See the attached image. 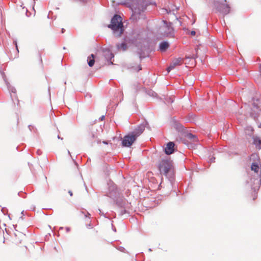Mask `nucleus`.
<instances>
[{
    "mask_svg": "<svg viewBox=\"0 0 261 261\" xmlns=\"http://www.w3.org/2000/svg\"><path fill=\"white\" fill-rule=\"evenodd\" d=\"M198 49H199L198 47H196L195 48L196 53L195 54H193L189 56H186V59H195L197 58H198L197 52H198Z\"/></svg>",
    "mask_w": 261,
    "mask_h": 261,
    "instance_id": "obj_21",
    "label": "nucleus"
},
{
    "mask_svg": "<svg viewBox=\"0 0 261 261\" xmlns=\"http://www.w3.org/2000/svg\"><path fill=\"white\" fill-rule=\"evenodd\" d=\"M137 53L139 55L140 60H142L143 59L145 58L146 57V55L145 54V53L143 51V50H142L141 49L139 50Z\"/></svg>",
    "mask_w": 261,
    "mask_h": 261,
    "instance_id": "obj_23",
    "label": "nucleus"
},
{
    "mask_svg": "<svg viewBox=\"0 0 261 261\" xmlns=\"http://www.w3.org/2000/svg\"><path fill=\"white\" fill-rule=\"evenodd\" d=\"M170 124L171 126L174 128L181 135L187 137L191 140H197V136L189 132L187 128L181 123L180 120L177 119L175 116L171 117Z\"/></svg>",
    "mask_w": 261,
    "mask_h": 261,
    "instance_id": "obj_5",
    "label": "nucleus"
},
{
    "mask_svg": "<svg viewBox=\"0 0 261 261\" xmlns=\"http://www.w3.org/2000/svg\"><path fill=\"white\" fill-rule=\"evenodd\" d=\"M95 55L93 54H91L87 58V63L89 67H93L95 63Z\"/></svg>",
    "mask_w": 261,
    "mask_h": 261,
    "instance_id": "obj_19",
    "label": "nucleus"
},
{
    "mask_svg": "<svg viewBox=\"0 0 261 261\" xmlns=\"http://www.w3.org/2000/svg\"><path fill=\"white\" fill-rule=\"evenodd\" d=\"M182 59L180 58H178L174 59L170 64V65L167 68V71L169 73L172 69H173L176 66L181 64Z\"/></svg>",
    "mask_w": 261,
    "mask_h": 261,
    "instance_id": "obj_14",
    "label": "nucleus"
},
{
    "mask_svg": "<svg viewBox=\"0 0 261 261\" xmlns=\"http://www.w3.org/2000/svg\"><path fill=\"white\" fill-rule=\"evenodd\" d=\"M97 129L96 126L94 127H92L91 128V132L89 133V139L90 140H93L94 139H96L97 137Z\"/></svg>",
    "mask_w": 261,
    "mask_h": 261,
    "instance_id": "obj_18",
    "label": "nucleus"
},
{
    "mask_svg": "<svg viewBox=\"0 0 261 261\" xmlns=\"http://www.w3.org/2000/svg\"><path fill=\"white\" fill-rule=\"evenodd\" d=\"M164 23V27L167 30V31H165L164 32L165 35L167 37H173L174 36V29L172 27V23L170 22H167L166 20L163 21Z\"/></svg>",
    "mask_w": 261,
    "mask_h": 261,
    "instance_id": "obj_11",
    "label": "nucleus"
},
{
    "mask_svg": "<svg viewBox=\"0 0 261 261\" xmlns=\"http://www.w3.org/2000/svg\"><path fill=\"white\" fill-rule=\"evenodd\" d=\"M25 14L27 17H29L31 14V13L28 12V10L27 9L26 10V14Z\"/></svg>",
    "mask_w": 261,
    "mask_h": 261,
    "instance_id": "obj_39",
    "label": "nucleus"
},
{
    "mask_svg": "<svg viewBox=\"0 0 261 261\" xmlns=\"http://www.w3.org/2000/svg\"><path fill=\"white\" fill-rule=\"evenodd\" d=\"M116 46L118 49H121L123 51L125 50L127 48V44L125 42H123L120 44H117Z\"/></svg>",
    "mask_w": 261,
    "mask_h": 261,
    "instance_id": "obj_20",
    "label": "nucleus"
},
{
    "mask_svg": "<svg viewBox=\"0 0 261 261\" xmlns=\"http://www.w3.org/2000/svg\"><path fill=\"white\" fill-rule=\"evenodd\" d=\"M113 202L118 208H128V203L122 196L113 200Z\"/></svg>",
    "mask_w": 261,
    "mask_h": 261,
    "instance_id": "obj_10",
    "label": "nucleus"
},
{
    "mask_svg": "<svg viewBox=\"0 0 261 261\" xmlns=\"http://www.w3.org/2000/svg\"><path fill=\"white\" fill-rule=\"evenodd\" d=\"M210 161L211 163H214L215 161V158L213 156L210 159Z\"/></svg>",
    "mask_w": 261,
    "mask_h": 261,
    "instance_id": "obj_32",
    "label": "nucleus"
},
{
    "mask_svg": "<svg viewBox=\"0 0 261 261\" xmlns=\"http://www.w3.org/2000/svg\"><path fill=\"white\" fill-rule=\"evenodd\" d=\"M148 251H152V250H151V248H149V249H148Z\"/></svg>",
    "mask_w": 261,
    "mask_h": 261,
    "instance_id": "obj_56",
    "label": "nucleus"
},
{
    "mask_svg": "<svg viewBox=\"0 0 261 261\" xmlns=\"http://www.w3.org/2000/svg\"><path fill=\"white\" fill-rule=\"evenodd\" d=\"M169 47L170 44L168 41H163L159 44V50L161 52H165Z\"/></svg>",
    "mask_w": 261,
    "mask_h": 261,
    "instance_id": "obj_17",
    "label": "nucleus"
},
{
    "mask_svg": "<svg viewBox=\"0 0 261 261\" xmlns=\"http://www.w3.org/2000/svg\"><path fill=\"white\" fill-rule=\"evenodd\" d=\"M175 143L173 141H170L166 144V146L164 148V151L166 155H170L175 152L176 149L175 148Z\"/></svg>",
    "mask_w": 261,
    "mask_h": 261,
    "instance_id": "obj_12",
    "label": "nucleus"
},
{
    "mask_svg": "<svg viewBox=\"0 0 261 261\" xmlns=\"http://www.w3.org/2000/svg\"><path fill=\"white\" fill-rule=\"evenodd\" d=\"M117 250H118L119 251L122 252H127L126 249H125L124 247H123V246H118L117 248Z\"/></svg>",
    "mask_w": 261,
    "mask_h": 261,
    "instance_id": "obj_29",
    "label": "nucleus"
},
{
    "mask_svg": "<svg viewBox=\"0 0 261 261\" xmlns=\"http://www.w3.org/2000/svg\"><path fill=\"white\" fill-rule=\"evenodd\" d=\"M122 210L120 211V213L119 214V216H123L124 214H128V216H129V212L127 210L128 208H121Z\"/></svg>",
    "mask_w": 261,
    "mask_h": 261,
    "instance_id": "obj_24",
    "label": "nucleus"
},
{
    "mask_svg": "<svg viewBox=\"0 0 261 261\" xmlns=\"http://www.w3.org/2000/svg\"><path fill=\"white\" fill-rule=\"evenodd\" d=\"M80 1L81 2V3H86L87 2V0H80Z\"/></svg>",
    "mask_w": 261,
    "mask_h": 261,
    "instance_id": "obj_43",
    "label": "nucleus"
},
{
    "mask_svg": "<svg viewBox=\"0 0 261 261\" xmlns=\"http://www.w3.org/2000/svg\"><path fill=\"white\" fill-rule=\"evenodd\" d=\"M21 214L22 215V216L21 217H19V219H21V220H23V216H24V211H22L21 212Z\"/></svg>",
    "mask_w": 261,
    "mask_h": 261,
    "instance_id": "obj_36",
    "label": "nucleus"
},
{
    "mask_svg": "<svg viewBox=\"0 0 261 261\" xmlns=\"http://www.w3.org/2000/svg\"><path fill=\"white\" fill-rule=\"evenodd\" d=\"M102 143L105 144H108V142L107 141H103Z\"/></svg>",
    "mask_w": 261,
    "mask_h": 261,
    "instance_id": "obj_48",
    "label": "nucleus"
},
{
    "mask_svg": "<svg viewBox=\"0 0 261 261\" xmlns=\"http://www.w3.org/2000/svg\"><path fill=\"white\" fill-rule=\"evenodd\" d=\"M1 74L2 75V77L4 80V81L5 82L6 85H7L8 90L10 92L13 93L15 94L16 93V89L15 88L12 86L11 85V84L9 83V82L7 81L6 76L4 72L3 71H1Z\"/></svg>",
    "mask_w": 261,
    "mask_h": 261,
    "instance_id": "obj_16",
    "label": "nucleus"
},
{
    "mask_svg": "<svg viewBox=\"0 0 261 261\" xmlns=\"http://www.w3.org/2000/svg\"><path fill=\"white\" fill-rule=\"evenodd\" d=\"M81 213L85 215V217L86 218H88L89 219L90 218L91 215H90V214L89 212H87L86 214H85L84 212H81Z\"/></svg>",
    "mask_w": 261,
    "mask_h": 261,
    "instance_id": "obj_31",
    "label": "nucleus"
},
{
    "mask_svg": "<svg viewBox=\"0 0 261 261\" xmlns=\"http://www.w3.org/2000/svg\"><path fill=\"white\" fill-rule=\"evenodd\" d=\"M2 212L4 215H7L8 213V209L6 207H2Z\"/></svg>",
    "mask_w": 261,
    "mask_h": 261,
    "instance_id": "obj_30",
    "label": "nucleus"
},
{
    "mask_svg": "<svg viewBox=\"0 0 261 261\" xmlns=\"http://www.w3.org/2000/svg\"><path fill=\"white\" fill-rule=\"evenodd\" d=\"M253 140V144L255 145L257 149H261V139L256 135H254L253 134L249 135Z\"/></svg>",
    "mask_w": 261,
    "mask_h": 261,
    "instance_id": "obj_15",
    "label": "nucleus"
},
{
    "mask_svg": "<svg viewBox=\"0 0 261 261\" xmlns=\"http://www.w3.org/2000/svg\"><path fill=\"white\" fill-rule=\"evenodd\" d=\"M256 197H257V196H256H256H255V195H254V196H253V200H255V198H256Z\"/></svg>",
    "mask_w": 261,
    "mask_h": 261,
    "instance_id": "obj_50",
    "label": "nucleus"
},
{
    "mask_svg": "<svg viewBox=\"0 0 261 261\" xmlns=\"http://www.w3.org/2000/svg\"><path fill=\"white\" fill-rule=\"evenodd\" d=\"M66 230L67 232H69L70 230V228L69 227H66Z\"/></svg>",
    "mask_w": 261,
    "mask_h": 261,
    "instance_id": "obj_44",
    "label": "nucleus"
},
{
    "mask_svg": "<svg viewBox=\"0 0 261 261\" xmlns=\"http://www.w3.org/2000/svg\"><path fill=\"white\" fill-rule=\"evenodd\" d=\"M213 4L217 11L223 15L230 13V7L227 4L226 0H214Z\"/></svg>",
    "mask_w": 261,
    "mask_h": 261,
    "instance_id": "obj_7",
    "label": "nucleus"
},
{
    "mask_svg": "<svg viewBox=\"0 0 261 261\" xmlns=\"http://www.w3.org/2000/svg\"><path fill=\"white\" fill-rule=\"evenodd\" d=\"M57 138H58L59 139H61V140H62L63 139V138H61L59 135H58Z\"/></svg>",
    "mask_w": 261,
    "mask_h": 261,
    "instance_id": "obj_46",
    "label": "nucleus"
},
{
    "mask_svg": "<svg viewBox=\"0 0 261 261\" xmlns=\"http://www.w3.org/2000/svg\"><path fill=\"white\" fill-rule=\"evenodd\" d=\"M15 46H16V49H17V51L18 52V46H17V43H16V41H15Z\"/></svg>",
    "mask_w": 261,
    "mask_h": 261,
    "instance_id": "obj_45",
    "label": "nucleus"
},
{
    "mask_svg": "<svg viewBox=\"0 0 261 261\" xmlns=\"http://www.w3.org/2000/svg\"><path fill=\"white\" fill-rule=\"evenodd\" d=\"M133 70H136L137 72L142 70V67L141 65H139L137 66H133L132 67Z\"/></svg>",
    "mask_w": 261,
    "mask_h": 261,
    "instance_id": "obj_27",
    "label": "nucleus"
},
{
    "mask_svg": "<svg viewBox=\"0 0 261 261\" xmlns=\"http://www.w3.org/2000/svg\"><path fill=\"white\" fill-rule=\"evenodd\" d=\"M65 30L64 29L62 28L61 30V33H64L65 32Z\"/></svg>",
    "mask_w": 261,
    "mask_h": 261,
    "instance_id": "obj_47",
    "label": "nucleus"
},
{
    "mask_svg": "<svg viewBox=\"0 0 261 261\" xmlns=\"http://www.w3.org/2000/svg\"><path fill=\"white\" fill-rule=\"evenodd\" d=\"M260 73H261V67H260Z\"/></svg>",
    "mask_w": 261,
    "mask_h": 261,
    "instance_id": "obj_57",
    "label": "nucleus"
},
{
    "mask_svg": "<svg viewBox=\"0 0 261 261\" xmlns=\"http://www.w3.org/2000/svg\"><path fill=\"white\" fill-rule=\"evenodd\" d=\"M63 49H66L65 47H63Z\"/></svg>",
    "mask_w": 261,
    "mask_h": 261,
    "instance_id": "obj_58",
    "label": "nucleus"
},
{
    "mask_svg": "<svg viewBox=\"0 0 261 261\" xmlns=\"http://www.w3.org/2000/svg\"><path fill=\"white\" fill-rule=\"evenodd\" d=\"M87 226L88 227H91V223L89 224Z\"/></svg>",
    "mask_w": 261,
    "mask_h": 261,
    "instance_id": "obj_51",
    "label": "nucleus"
},
{
    "mask_svg": "<svg viewBox=\"0 0 261 261\" xmlns=\"http://www.w3.org/2000/svg\"><path fill=\"white\" fill-rule=\"evenodd\" d=\"M190 34H191V35H192V36H195V34H196V32H195V31H191V32H190Z\"/></svg>",
    "mask_w": 261,
    "mask_h": 261,
    "instance_id": "obj_38",
    "label": "nucleus"
},
{
    "mask_svg": "<svg viewBox=\"0 0 261 261\" xmlns=\"http://www.w3.org/2000/svg\"><path fill=\"white\" fill-rule=\"evenodd\" d=\"M173 101H174V99H173V98L171 96H169V97H167L166 98H165V101H164V102L165 103L169 104V103H173Z\"/></svg>",
    "mask_w": 261,
    "mask_h": 261,
    "instance_id": "obj_25",
    "label": "nucleus"
},
{
    "mask_svg": "<svg viewBox=\"0 0 261 261\" xmlns=\"http://www.w3.org/2000/svg\"><path fill=\"white\" fill-rule=\"evenodd\" d=\"M258 116V115H256H256H255V116H254V119H255L256 118H257V116Z\"/></svg>",
    "mask_w": 261,
    "mask_h": 261,
    "instance_id": "obj_53",
    "label": "nucleus"
},
{
    "mask_svg": "<svg viewBox=\"0 0 261 261\" xmlns=\"http://www.w3.org/2000/svg\"><path fill=\"white\" fill-rule=\"evenodd\" d=\"M113 221H112V223H111L112 228L114 232H116V228L114 227V225L113 224Z\"/></svg>",
    "mask_w": 261,
    "mask_h": 261,
    "instance_id": "obj_33",
    "label": "nucleus"
},
{
    "mask_svg": "<svg viewBox=\"0 0 261 261\" xmlns=\"http://www.w3.org/2000/svg\"><path fill=\"white\" fill-rule=\"evenodd\" d=\"M258 127L261 128V123L258 125Z\"/></svg>",
    "mask_w": 261,
    "mask_h": 261,
    "instance_id": "obj_54",
    "label": "nucleus"
},
{
    "mask_svg": "<svg viewBox=\"0 0 261 261\" xmlns=\"http://www.w3.org/2000/svg\"><path fill=\"white\" fill-rule=\"evenodd\" d=\"M108 27L113 31L115 36H120L124 31L122 17L119 15L115 14L111 18V23Z\"/></svg>",
    "mask_w": 261,
    "mask_h": 261,
    "instance_id": "obj_6",
    "label": "nucleus"
},
{
    "mask_svg": "<svg viewBox=\"0 0 261 261\" xmlns=\"http://www.w3.org/2000/svg\"><path fill=\"white\" fill-rule=\"evenodd\" d=\"M146 93L148 95L153 97H156L157 96V93L151 89L147 90L146 91Z\"/></svg>",
    "mask_w": 261,
    "mask_h": 261,
    "instance_id": "obj_22",
    "label": "nucleus"
},
{
    "mask_svg": "<svg viewBox=\"0 0 261 261\" xmlns=\"http://www.w3.org/2000/svg\"><path fill=\"white\" fill-rule=\"evenodd\" d=\"M98 211H99V215H100L101 216H103L105 218H108V219H110V218L109 217L107 216V215H107V214H105L103 212H102L101 211V209L98 208Z\"/></svg>",
    "mask_w": 261,
    "mask_h": 261,
    "instance_id": "obj_28",
    "label": "nucleus"
},
{
    "mask_svg": "<svg viewBox=\"0 0 261 261\" xmlns=\"http://www.w3.org/2000/svg\"><path fill=\"white\" fill-rule=\"evenodd\" d=\"M16 100H17V102H19V100H18V99L17 98V97H16ZM18 103H17V104H18Z\"/></svg>",
    "mask_w": 261,
    "mask_h": 261,
    "instance_id": "obj_52",
    "label": "nucleus"
},
{
    "mask_svg": "<svg viewBox=\"0 0 261 261\" xmlns=\"http://www.w3.org/2000/svg\"><path fill=\"white\" fill-rule=\"evenodd\" d=\"M105 115H101V116L99 118V120L102 121L105 119Z\"/></svg>",
    "mask_w": 261,
    "mask_h": 261,
    "instance_id": "obj_34",
    "label": "nucleus"
},
{
    "mask_svg": "<svg viewBox=\"0 0 261 261\" xmlns=\"http://www.w3.org/2000/svg\"><path fill=\"white\" fill-rule=\"evenodd\" d=\"M31 208L32 209L33 211H34L35 209V206L33 205V206Z\"/></svg>",
    "mask_w": 261,
    "mask_h": 261,
    "instance_id": "obj_49",
    "label": "nucleus"
},
{
    "mask_svg": "<svg viewBox=\"0 0 261 261\" xmlns=\"http://www.w3.org/2000/svg\"><path fill=\"white\" fill-rule=\"evenodd\" d=\"M116 213H114V218H116Z\"/></svg>",
    "mask_w": 261,
    "mask_h": 261,
    "instance_id": "obj_55",
    "label": "nucleus"
},
{
    "mask_svg": "<svg viewBox=\"0 0 261 261\" xmlns=\"http://www.w3.org/2000/svg\"><path fill=\"white\" fill-rule=\"evenodd\" d=\"M29 129L30 131H32V129L34 128V126L32 125H28Z\"/></svg>",
    "mask_w": 261,
    "mask_h": 261,
    "instance_id": "obj_35",
    "label": "nucleus"
},
{
    "mask_svg": "<svg viewBox=\"0 0 261 261\" xmlns=\"http://www.w3.org/2000/svg\"><path fill=\"white\" fill-rule=\"evenodd\" d=\"M108 186L109 191L106 196L110 197L113 200L121 196L116 185L111 180L108 182Z\"/></svg>",
    "mask_w": 261,
    "mask_h": 261,
    "instance_id": "obj_8",
    "label": "nucleus"
},
{
    "mask_svg": "<svg viewBox=\"0 0 261 261\" xmlns=\"http://www.w3.org/2000/svg\"><path fill=\"white\" fill-rule=\"evenodd\" d=\"M118 5H123L130 8L132 15L130 19L137 21L139 19H145L144 11L148 6V2L145 0H125L117 3Z\"/></svg>",
    "mask_w": 261,
    "mask_h": 261,
    "instance_id": "obj_1",
    "label": "nucleus"
},
{
    "mask_svg": "<svg viewBox=\"0 0 261 261\" xmlns=\"http://www.w3.org/2000/svg\"><path fill=\"white\" fill-rule=\"evenodd\" d=\"M103 55L109 65H113L112 59L114 58V55L109 48L103 49Z\"/></svg>",
    "mask_w": 261,
    "mask_h": 261,
    "instance_id": "obj_13",
    "label": "nucleus"
},
{
    "mask_svg": "<svg viewBox=\"0 0 261 261\" xmlns=\"http://www.w3.org/2000/svg\"><path fill=\"white\" fill-rule=\"evenodd\" d=\"M251 108L252 112L250 114H258L259 111L261 110V102L260 99L257 97H252L251 101Z\"/></svg>",
    "mask_w": 261,
    "mask_h": 261,
    "instance_id": "obj_9",
    "label": "nucleus"
},
{
    "mask_svg": "<svg viewBox=\"0 0 261 261\" xmlns=\"http://www.w3.org/2000/svg\"><path fill=\"white\" fill-rule=\"evenodd\" d=\"M159 170L161 174H163L172 184L174 181V169L173 161L169 159H162L158 166Z\"/></svg>",
    "mask_w": 261,
    "mask_h": 261,
    "instance_id": "obj_4",
    "label": "nucleus"
},
{
    "mask_svg": "<svg viewBox=\"0 0 261 261\" xmlns=\"http://www.w3.org/2000/svg\"><path fill=\"white\" fill-rule=\"evenodd\" d=\"M68 193L70 195V196H72L73 195L72 192L70 190L68 191Z\"/></svg>",
    "mask_w": 261,
    "mask_h": 261,
    "instance_id": "obj_42",
    "label": "nucleus"
},
{
    "mask_svg": "<svg viewBox=\"0 0 261 261\" xmlns=\"http://www.w3.org/2000/svg\"><path fill=\"white\" fill-rule=\"evenodd\" d=\"M22 192L21 191L19 192L18 193V195L19 196L22 197H23V198H25V196L22 195H21V194H22Z\"/></svg>",
    "mask_w": 261,
    "mask_h": 261,
    "instance_id": "obj_37",
    "label": "nucleus"
},
{
    "mask_svg": "<svg viewBox=\"0 0 261 261\" xmlns=\"http://www.w3.org/2000/svg\"><path fill=\"white\" fill-rule=\"evenodd\" d=\"M148 125L146 120L138 125L135 129L124 135L121 139V146L123 147L130 148L144 131L145 127Z\"/></svg>",
    "mask_w": 261,
    "mask_h": 261,
    "instance_id": "obj_3",
    "label": "nucleus"
},
{
    "mask_svg": "<svg viewBox=\"0 0 261 261\" xmlns=\"http://www.w3.org/2000/svg\"><path fill=\"white\" fill-rule=\"evenodd\" d=\"M193 115H188V117H187L184 119L185 122L188 123L189 122H192L193 119Z\"/></svg>",
    "mask_w": 261,
    "mask_h": 261,
    "instance_id": "obj_26",
    "label": "nucleus"
},
{
    "mask_svg": "<svg viewBox=\"0 0 261 261\" xmlns=\"http://www.w3.org/2000/svg\"><path fill=\"white\" fill-rule=\"evenodd\" d=\"M251 170L254 171V174L248 173V178L246 180V186L250 188L256 194L261 185V167L256 162H253L251 165Z\"/></svg>",
    "mask_w": 261,
    "mask_h": 261,
    "instance_id": "obj_2",
    "label": "nucleus"
},
{
    "mask_svg": "<svg viewBox=\"0 0 261 261\" xmlns=\"http://www.w3.org/2000/svg\"><path fill=\"white\" fill-rule=\"evenodd\" d=\"M37 153L38 155H40L42 153V151L40 149H38Z\"/></svg>",
    "mask_w": 261,
    "mask_h": 261,
    "instance_id": "obj_41",
    "label": "nucleus"
},
{
    "mask_svg": "<svg viewBox=\"0 0 261 261\" xmlns=\"http://www.w3.org/2000/svg\"><path fill=\"white\" fill-rule=\"evenodd\" d=\"M68 151V153L69 154V155L71 156V158H72V156H71V153H70V151H69V150H68V151ZM72 159L74 161L75 163L76 164H77L76 162L74 161V160H73V159Z\"/></svg>",
    "mask_w": 261,
    "mask_h": 261,
    "instance_id": "obj_40",
    "label": "nucleus"
}]
</instances>
